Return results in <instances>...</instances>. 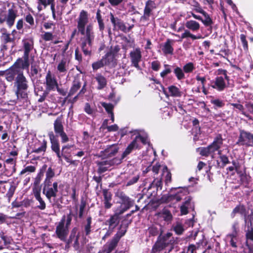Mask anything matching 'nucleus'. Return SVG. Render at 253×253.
<instances>
[{"label": "nucleus", "instance_id": "aec40b11", "mask_svg": "<svg viewBox=\"0 0 253 253\" xmlns=\"http://www.w3.org/2000/svg\"><path fill=\"white\" fill-rule=\"evenodd\" d=\"M33 193L36 199L39 203L37 208L41 210H44L46 208V204L41 196L40 190L35 188L33 189Z\"/></svg>", "mask_w": 253, "mask_h": 253}, {"label": "nucleus", "instance_id": "bb28decb", "mask_svg": "<svg viewBox=\"0 0 253 253\" xmlns=\"http://www.w3.org/2000/svg\"><path fill=\"white\" fill-rule=\"evenodd\" d=\"M169 96L179 97L182 96V92L175 85H170L168 87Z\"/></svg>", "mask_w": 253, "mask_h": 253}, {"label": "nucleus", "instance_id": "69168bd1", "mask_svg": "<svg viewBox=\"0 0 253 253\" xmlns=\"http://www.w3.org/2000/svg\"><path fill=\"white\" fill-rule=\"evenodd\" d=\"M85 207V203L84 201H82L81 205L80 206V211L79 213V216L80 218H82L83 215V212Z\"/></svg>", "mask_w": 253, "mask_h": 253}, {"label": "nucleus", "instance_id": "473e14b6", "mask_svg": "<svg viewBox=\"0 0 253 253\" xmlns=\"http://www.w3.org/2000/svg\"><path fill=\"white\" fill-rule=\"evenodd\" d=\"M119 242L118 238H116L114 237L110 241L108 247L103 250L104 252H106L107 253H110L116 247Z\"/></svg>", "mask_w": 253, "mask_h": 253}, {"label": "nucleus", "instance_id": "09e8293b", "mask_svg": "<svg viewBox=\"0 0 253 253\" xmlns=\"http://www.w3.org/2000/svg\"><path fill=\"white\" fill-rule=\"evenodd\" d=\"M174 230L177 234L180 235L184 231V228L182 225L180 223H177L176 225L173 227Z\"/></svg>", "mask_w": 253, "mask_h": 253}, {"label": "nucleus", "instance_id": "37998d69", "mask_svg": "<svg viewBox=\"0 0 253 253\" xmlns=\"http://www.w3.org/2000/svg\"><path fill=\"white\" fill-rule=\"evenodd\" d=\"M194 69L195 67L194 64L192 62H189L186 64L183 67V71L185 73H191Z\"/></svg>", "mask_w": 253, "mask_h": 253}, {"label": "nucleus", "instance_id": "9d476101", "mask_svg": "<svg viewBox=\"0 0 253 253\" xmlns=\"http://www.w3.org/2000/svg\"><path fill=\"white\" fill-rule=\"evenodd\" d=\"M65 217L59 223L56 227V233L58 237L62 241H65L68 233V228L65 226Z\"/></svg>", "mask_w": 253, "mask_h": 253}, {"label": "nucleus", "instance_id": "cd10ccee", "mask_svg": "<svg viewBox=\"0 0 253 253\" xmlns=\"http://www.w3.org/2000/svg\"><path fill=\"white\" fill-rule=\"evenodd\" d=\"M185 26L192 31H197L200 27L199 23L195 20L187 21L185 23Z\"/></svg>", "mask_w": 253, "mask_h": 253}, {"label": "nucleus", "instance_id": "4d7b16f0", "mask_svg": "<svg viewBox=\"0 0 253 253\" xmlns=\"http://www.w3.org/2000/svg\"><path fill=\"white\" fill-rule=\"evenodd\" d=\"M218 154L220 155V159L224 165H225L226 164H227L229 163L228 157L225 155H221V150L218 151Z\"/></svg>", "mask_w": 253, "mask_h": 253}, {"label": "nucleus", "instance_id": "864d4df0", "mask_svg": "<svg viewBox=\"0 0 253 253\" xmlns=\"http://www.w3.org/2000/svg\"><path fill=\"white\" fill-rule=\"evenodd\" d=\"M240 40L242 43L244 50L247 51L248 49V42L246 40V36L244 34L240 35Z\"/></svg>", "mask_w": 253, "mask_h": 253}, {"label": "nucleus", "instance_id": "3c124183", "mask_svg": "<svg viewBox=\"0 0 253 253\" xmlns=\"http://www.w3.org/2000/svg\"><path fill=\"white\" fill-rule=\"evenodd\" d=\"M164 67L165 70H164L160 74V76L162 78H164L166 75L169 74L171 72V70L169 65L165 64Z\"/></svg>", "mask_w": 253, "mask_h": 253}, {"label": "nucleus", "instance_id": "a18cd8bd", "mask_svg": "<svg viewBox=\"0 0 253 253\" xmlns=\"http://www.w3.org/2000/svg\"><path fill=\"white\" fill-rule=\"evenodd\" d=\"M102 106L105 108L106 111L109 114L113 113L114 106L111 103H106L105 102L101 103Z\"/></svg>", "mask_w": 253, "mask_h": 253}, {"label": "nucleus", "instance_id": "a211bd4d", "mask_svg": "<svg viewBox=\"0 0 253 253\" xmlns=\"http://www.w3.org/2000/svg\"><path fill=\"white\" fill-rule=\"evenodd\" d=\"M211 86L218 91L223 90L226 86L223 78L221 77H216L215 80L211 82Z\"/></svg>", "mask_w": 253, "mask_h": 253}, {"label": "nucleus", "instance_id": "a19ab883", "mask_svg": "<svg viewBox=\"0 0 253 253\" xmlns=\"http://www.w3.org/2000/svg\"><path fill=\"white\" fill-rule=\"evenodd\" d=\"M172 233L170 232L167 233L166 235L160 237V238L166 243L167 245L172 244L173 242V240L171 239Z\"/></svg>", "mask_w": 253, "mask_h": 253}, {"label": "nucleus", "instance_id": "a878e982", "mask_svg": "<svg viewBox=\"0 0 253 253\" xmlns=\"http://www.w3.org/2000/svg\"><path fill=\"white\" fill-rule=\"evenodd\" d=\"M118 150L119 148L117 145L114 144L108 146L104 150V155L109 157H112L118 152Z\"/></svg>", "mask_w": 253, "mask_h": 253}, {"label": "nucleus", "instance_id": "c85d7f7f", "mask_svg": "<svg viewBox=\"0 0 253 253\" xmlns=\"http://www.w3.org/2000/svg\"><path fill=\"white\" fill-rule=\"evenodd\" d=\"M54 129L57 135L64 132L63 126L62 124L61 119L58 118L54 123Z\"/></svg>", "mask_w": 253, "mask_h": 253}, {"label": "nucleus", "instance_id": "79ce46f5", "mask_svg": "<svg viewBox=\"0 0 253 253\" xmlns=\"http://www.w3.org/2000/svg\"><path fill=\"white\" fill-rule=\"evenodd\" d=\"M110 20L114 27L118 26L121 28L124 26L123 23L119 19L115 18L112 13L110 14Z\"/></svg>", "mask_w": 253, "mask_h": 253}, {"label": "nucleus", "instance_id": "39448f33", "mask_svg": "<svg viewBox=\"0 0 253 253\" xmlns=\"http://www.w3.org/2000/svg\"><path fill=\"white\" fill-rule=\"evenodd\" d=\"M140 142L143 144H147L148 142L147 137L142 136L141 135L136 136L135 139L131 142L130 144H129L126 150L123 153L122 158H123L126 157L131 152L132 150L139 148V143Z\"/></svg>", "mask_w": 253, "mask_h": 253}, {"label": "nucleus", "instance_id": "49530a36", "mask_svg": "<svg viewBox=\"0 0 253 253\" xmlns=\"http://www.w3.org/2000/svg\"><path fill=\"white\" fill-rule=\"evenodd\" d=\"M91 223V217L89 216L87 218L86 224L84 227V230L86 235H88L90 232Z\"/></svg>", "mask_w": 253, "mask_h": 253}, {"label": "nucleus", "instance_id": "7ed1b4c3", "mask_svg": "<svg viewBox=\"0 0 253 253\" xmlns=\"http://www.w3.org/2000/svg\"><path fill=\"white\" fill-rule=\"evenodd\" d=\"M17 17V11L13 9L10 8L7 12L0 10V24L6 22L9 27L14 25L15 20Z\"/></svg>", "mask_w": 253, "mask_h": 253}, {"label": "nucleus", "instance_id": "bf43d9fd", "mask_svg": "<svg viewBox=\"0 0 253 253\" xmlns=\"http://www.w3.org/2000/svg\"><path fill=\"white\" fill-rule=\"evenodd\" d=\"M54 176V172L51 168H49L46 172V179L49 180Z\"/></svg>", "mask_w": 253, "mask_h": 253}, {"label": "nucleus", "instance_id": "423d86ee", "mask_svg": "<svg viewBox=\"0 0 253 253\" xmlns=\"http://www.w3.org/2000/svg\"><path fill=\"white\" fill-rule=\"evenodd\" d=\"M28 80L24 76L23 72L16 77L14 85L16 87V94L19 98L20 92L26 90L28 88Z\"/></svg>", "mask_w": 253, "mask_h": 253}, {"label": "nucleus", "instance_id": "6ab92c4d", "mask_svg": "<svg viewBox=\"0 0 253 253\" xmlns=\"http://www.w3.org/2000/svg\"><path fill=\"white\" fill-rule=\"evenodd\" d=\"M69 61L66 58H63L58 64L57 69L59 73L64 75L69 69Z\"/></svg>", "mask_w": 253, "mask_h": 253}, {"label": "nucleus", "instance_id": "f8f14e48", "mask_svg": "<svg viewBox=\"0 0 253 253\" xmlns=\"http://www.w3.org/2000/svg\"><path fill=\"white\" fill-rule=\"evenodd\" d=\"M130 58L132 64L136 68L139 69V62L142 57L141 52L139 48H136L131 51L130 53Z\"/></svg>", "mask_w": 253, "mask_h": 253}, {"label": "nucleus", "instance_id": "0eeeda50", "mask_svg": "<svg viewBox=\"0 0 253 253\" xmlns=\"http://www.w3.org/2000/svg\"><path fill=\"white\" fill-rule=\"evenodd\" d=\"M118 196L121 201L120 202L121 205L116 209L121 212L124 213L133 206V202L130 200L123 192L119 193Z\"/></svg>", "mask_w": 253, "mask_h": 253}, {"label": "nucleus", "instance_id": "5701e85b", "mask_svg": "<svg viewBox=\"0 0 253 253\" xmlns=\"http://www.w3.org/2000/svg\"><path fill=\"white\" fill-rule=\"evenodd\" d=\"M98 166V171L100 173H102L108 170V169L113 166V162L110 160H105L101 162H97Z\"/></svg>", "mask_w": 253, "mask_h": 253}, {"label": "nucleus", "instance_id": "f3484780", "mask_svg": "<svg viewBox=\"0 0 253 253\" xmlns=\"http://www.w3.org/2000/svg\"><path fill=\"white\" fill-rule=\"evenodd\" d=\"M122 212L119 210L116 209L115 210V214L111 216L109 220H107L110 228L114 229L119 222V215L123 214Z\"/></svg>", "mask_w": 253, "mask_h": 253}, {"label": "nucleus", "instance_id": "052dcab7", "mask_svg": "<svg viewBox=\"0 0 253 253\" xmlns=\"http://www.w3.org/2000/svg\"><path fill=\"white\" fill-rule=\"evenodd\" d=\"M200 154L203 156H208L211 155L208 146L207 147L202 148L200 149Z\"/></svg>", "mask_w": 253, "mask_h": 253}, {"label": "nucleus", "instance_id": "f257e3e1", "mask_svg": "<svg viewBox=\"0 0 253 253\" xmlns=\"http://www.w3.org/2000/svg\"><path fill=\"white\" fill-rule=\"evenodd\" d=\"M89 15L88 12L84 10H81L77 19V28L80 34L84 36L81 39V47L84 54L90 55L92 42L94 39V33L93 25L88 23Z\"/></svg>", "mask_w": 253, "mask_h": 253}, {"label": "nucleus", "instance_id": "2eb2a0df", "mask_svg": "<svg viewBox=\"0 0 253 253\" xmlns=\"http://www.w3.org/2000/svg\"><path fill=\"white\" fill-rule=\"evenodd\" d=\"M223 144V139L221 134L217 135L213 142L208 146L211 154H212L216 151H219V149L221 147Z\"/></svg>", "mask_w": 253, "mask_h": 253}, {"label": "nucleus", "instance_id": "ddd939ff", "mask_svg": "<svg viewBox=\"0 0 253 253\" xmlns=\"http://www.w3.org/2000/svg\"><path fill=\"white\" fill-rule=\"evenodd\" d=\"M79 236L80 233L78 232L77 228H74L72 229L69 239L68 240V245L74 242L73 247L77 251L80 250Z\"/></svg>", "mask_w": 253, "mask_h": 253}, {"label": "nucleus", "instance_id": "13d9d810", "mask_svg": "<svg viewBox=\"0 0 253 253\" xmlns=\"http://www.w3.org/2000/svg\"><path fill=\"white\" fill-rule=\"evenodd\" d=\"M42 39L45 41H51L53 39V36L51 33L45 32L42 36Z\"/></svg>", "mask_w": 253, "mask_h": 253}, {"label": "nucleus", "instance_id": "412c9836", "mask_svg": "<svg viewBox=\"0 0 253 253\" xmlns=\"http://www.w3.org/2000/svg\"><path fill=\"white\" fill-rule=\"evenodd\" d=\"M252 134L249 132L241 131L240 132V137L239 138L237 143L241 145L248 146L250 139H251Z\"/></svg>", "mask_w": 253, "mask_h": 253}, {"label": "nucleus", "instance_id": "1a4fd4ad", "mask_svg": "<svg viewBox=\"0 0 253 253\" xmlns=\"http://www.w3.org/2000/svg\"><path fill=\"white\" fill-rule=\"evenodd\" d=\"M45 84V91L48 92L52 90H55L58 85L56 79L52 75L50 71H48L46 75Z\"/></svg>", "mask_w": 253, "mask_h": 253}, {"label": "nucleus", "instance_id": "393cba45", "mask_svg": "<svg viewBox=\"0 0 253 253\" xmlns=\"http://www.w3.org/2000/svg\"><path fill=\"white\" fill-rule=\"evenodd\" d=\"M24 42V53L23 56L29 57L30 52L33 48V42L31 40H25Z\"/></svg>", "mask_w": 253, "mask_h": 253}, {"label": "nucleus", "instance_id": "6e6552de", "mask_svg": "<svg viewBox=\"0 0 253 253\" xmlns=\"http://www.w3.org/2000/svg\"><path fill=\"white\" fill-rule=\"evenodd\" d=\"M23 71L18 67L16 63H15L12 66L7 70L5 72V78L9 82H12L15 80L16 77L20 75Z\"/></svg>", "mask_w": 253, "mask_h": 253}, {"label": "nucleus", "instance_id": "338daca9", "mask_svg": "<svg viewBox=\"0 0 253 253\" xmlns=\"http://www.w3.org/2000/svg\"><path fill=\"white\" fill-rule=\"evenodd\" d=\"M103 193L104 201H111V199H112L111 194L107 190H106V189L103 190Z\"/></svg>", "mask_w": 253, "mask_h": 253}, {"label": "nucleus", "instance_id": "4468645a", "mask_svg": "<svg viewBox=\"0 0 253 253\" xmlns=\"http://www.w3.org/2000/svg\"><path fill=\"white\" fill-rule=\"evenodd\" d=\"M185 196L183 191L180 190L176 194L174 195L167 194L163 195L162 200L163 201L166 202H176L180 201L183 197Z\"/></svg>", "mask_w": 253, "mask_h": 253}, {"label": "nucleus", "instance_id": "e433bc0d", "mask_svg": "<svg viewBox=\"0 0 253 253\" xmlns=\"http://www.w3.org/2000/svg\"><path fill=\"white\" fill-rule=\"evenodd\" d=\"M47 145V142L44 139L41 142H40V146L38 148H36L33 149V152L36 153H40L42 152H44L46 151Z\"/></svg>", "mask_w": 253, "mask_h": 253}, {"label": "nucleus", "instance_id": "680f3d73", "mask_svg": "<svg viewBox=\"0 0 253 253\" xmlns=\"http://www.w3.org/2000/svg\"><path fill=\"white\" fill-rule=\"evenodd\" d=\"M1 239L3 240L4 246H7L10 244L12 240L11 237L5 236L4 234Z\"/></svg>", "mask_w": 253, "mask_h": 253}, {"label": "nucleus", "instance_id": "de8ad7c7", "mask_svg": "<svg viewBox=\"0 0 253 253\" xmlns=\"http://www.w3.org/2000/svg\"><path fill=\"white\" fill-rule=\"evenodd\" d=\"M2 38L4 43V44L3 45V48H4L5 49H7V46L6 44L9 42H12V40L10 37V36L8 34H4L2 36Z\"/></svg>", "mask_w": 253, "mask_h": 253}, {"label": "nucleus", "instance_id": "f03ea898", "mask_svg": "<svg viewBox=\"0 0 253 253\" xmlns=\"http://www.w3.org/2000/svg\"><path fill=\"white\" fill-rule=\"evenodd\" d=\"M48 136L51 143V150L56 154L58 158V162L62 163V158L70 154L69 150L72 146L69 145L63 146L62 148L61 152H60L59 143L56 136L54 134L53 132H49Z\"/></svg>", "mask_w": 253, "mask_h": 253}, {"label": "nucleus", "instance_id": "5fc2aeb1", "mask_svg": "<svg viewBox=\"0 0 253 253\" xmlns=\"http://www.w3.org/2000/svg\"><path fill=\"white\" fill-rule=\"evenodd\" d=\"M246 237L247 240H250L253 241V228H251L246 231ZM247 245H248V241H247Z\"/></svg>", "mask_w": 253, "mask_h": 253}, {"label": "nucleus", "instance_id": "20e7f679", "mask_svg": "<svg viewBox=\"0 0 253 253\" xmlns=\"http://www.w3.org/2000/svg\"><path fill=\"white\" fill-rule=\"evenodd\" d=\"M58 184L57 182H54L52 184L50 180H45L43 193L49 201H50L52 197H56L58 192Z\"/></svg>", "mask_w": 253, "mask_h": 253}, {"label": "nucleus", "instance_id": "dca6fc26", "mask_svg": "<svg viewBox=\"0 0 253 253\" xmlns=\"http://www.w3.org/2000/svg\"><path fill=\"white\" fill-rule=\"evenodd\" d=\"M156 8V5L154 1L151 0H147L145 3L144 14L142 18L146 20L148 19L151 15V12Z\"/></svg>", "mask_w": 253, "mask_h": 253}, {"label": "nucleus", "instance_id": "603ef678", "mask_svg": "<svg viewBox=\"0 0 253 253\" xmlns=\"http://www.w3.org/2000/svg\"><path fill=\"white\" fill-rule=\"evenodd\" d=\"M36 168L34 166H29L26 167L20 172V174H24L27 172H33L35 171Z\"/></svg>", "mask_w": 253, "mask_h": 253}, {"label": "nucleus", "instance_id": "4be33fe9", "mask_svg": "<svg viewBox=\"0 0 253 253\" xmlns=\"http://www.w3.org/2000/svg\"><path fill=\"white\" fill-rule=\"evenodd\" d=\"M174 41L167 39V41L163 44L162 50L165 54H172L173 52L172 44Z\"/></svg>", "mask_w": 253, "mask_h": 253}, {"label": "nucleus", "instance_id": "6e6d98bb", "mask_svg": "<svg viewBox=\"0 0 253 253\" xmlns=\"http://www.w3.org/2000/svg\"><path fill=\"white\" fill-rule=\"evenodd\" d=\"M15 191V187L13 185H11L6 193V196L8 197L9 200H10V199L13 196Z\"/></svg>", "mask_w": 253, "mask_h": 253}, {"label": "nucleus", "instance_id": "4c0bfd02", "mask_svg": "<svg viewBox=\"0 0 253 253\" xmlns=\"http://www.w3.org/2000/svg\"><path fill=\"white\" fill-rule=\"evenodd\" d=\"M200 13L203 14L205 17V19L201 20L203 23L206 26H210L212 24V21L209 15L204 10H202L199 11Z\"/></svg>", "mask_w": 253, "mask_h": 253}, {"label": "nucleus", "instance_id": "e2e57ef3", "mask_svg": "<svg viewBox=\"0 0 253 253\" xmlns=\"http://www.w3.org/2000/svg\"><path fill=\"white\" fill-rule=\"evenodd\" d=\"M160 63L157 61H153L151 63L152 69L155 71H158L160 69Z\"/></svg>", "mask_w": 253, "mask_h": 253}, {"label": "nucleus", "instance_id": "7c9ffc66", "mask_svg": "<svg viewBox=\"0 0 253 253\" xmlns=\"http://www.w3.org/2000/svg\"><path fill=\"white\" fill-rule=\"evenodd\" d=\"M191 198L188 197L185 199V202L180 207V212L181 214L184 215L188 213V209L190 206Z\"/></svg>", "mask_w": 253, "mask_h": 253}, {"label": "nucleus", "instance_id": "b1692460", "mask_svg": "<svg viewBox=\"0 0 253 253\" xmlns=\"http://www.w3.org/2000/svg\"><path fill=\"white\" fill-rule=\"evenodd\" d=\"M168 246L164 242L161 238L160 236L159 237L158 241L156 242L155 244L154 245L152 252V253H155L157 252L163 250L166 247Z\"/></svg>", "mask_w": 253, "mask_h": 253}, {"label": "nucleus", "instance_id": "774afa93", "mask_svg": "<svg viewBox=\"0 0 253 253\" xmlns=\"http://www.w3.org/2000/svg\"><path fill=\"white\" fill-rule=\"evenodd\" d=\"M84 110L89 115H92L93 113V110L91 108L90 105L88 103L85 104Z\"/></svg>", "mask_w": 253, "mask_h": 253}, {"label": "nucleus", "instance_id": "f704fd0d", "mask_svg": "<svg viewBox=\"0 0 253 253\" xmlns=\"http://www.w3.org/2000/svg\"><path fill=\"white\" fill-rule=\"evenodd\" d=\"M246 212V209L243 205H239L235 207L233 210L231 216L232 218L234 217L236 213L244 214Z\"/></svg>", "mask_w": 253, "mask_h": 253}, {"label": "nucleus", "instance_id": "58836bf2", "mask_svg": "<svg viewBox=\"0 0 253 253\" xmlns=\"http://www.w3.org/2000/svg\"><path fill=\"white\" fill-rule=\"evenodd\" d=\"M232 233L228 234L227 237H237L239 231V223L237 221L234 222L232 226Z\"/></svg>", "mask_w": 253, "mask_h": 253}, {"label": "nucleus", "instance_id": "0e129e2a", "mask_svg": "<svg viewBox=\"0 0 253 253\" xmlns=\"http://www.w3.org/2000/svg\"><path fill=\"white\" fill-rule=\"evenodd\" d=\"M139 178V175H136V176L133 177L131 179H129L127 181L126 185L128 186H130V185H131L135 183L136 182H137Z\"/></svg>", "mask_w": 253, "mask_h": 253}, {"label": "nucleus", "instance_id": "c03bdc74", "mask_svg": "<svg viewBox=\"0 0 253 253\" xmlns=\"http://www.w3.org/2000/svg\"><path fill=\"white\" fill-rule=\"evenodd\" d=\"M191 38L193 40L199 39L200 38V37H197L194 35L192 34L189 31L186 30L181 35V39H184L186 38Z\"/></svg>", "mask_w": 253, "mask_h": 253}, {"label": "nucleus", "instance_id": "c9c22d12", "mask_svg": "<svg viewBox=\"0 0 253 253\" xmlns=\"http://www.w3.org/2000/svg\"><path fill=\"white\" fill-rule=\"evenodd\" d=\"M81 84L78 80H75L73 82V85L69 92V96L73 95L80 87Z\"/></svg>", "mask_w": 253, "mask_h": 253}, {"label": "nucleus", "instance_id": "9b49d317", "mask_svg": "<svg viewBox=\"0 0 253 253\" xmlns=\"http://www.w3.org/2000/svg\"><path fill=\"white\" fill-rule=\"evenodd\" d=\"M112 60L113 57L112 55L109 53H107L101 60L92 63V68L94 70H97L105 65H109Z\"/></svg>", "mask_w": 253, "mask_h": 253}, {"label": "nucleus", "instance_id": "8fccbe9b", "mask_svg": "<svg viewBox=\"0 0 253 253\" xmlns=\"http://www.w3.org/2000/svg\"><path fill=\"white\" fill-rule=\"evenodd\" d=\"M211 102L215 106L219 108L222 107L224 105L223 101L218 99H211Z\"/></svg>", "mask_w": 253, "mask_h": 253}, {"label": "nucleus", "instance_id": "72a5a7b5", "mask_svg": "<svg viewBox=\"0 0 253 253\" xmlns=\"http://www.w3.org/2000/svg\"><path fill=\"white\" fill-rule=\"evenodd\" d=\"M95 78L98 84V89H102L105 86V85H106V79L103 76H102L100 74H97L96 75Z\"/></svg>", "mask_w": 253, "mask_h": 253}, {"label": "nucleus", "instance_id": "ea45409f", "mask_svg": "<svg viewBox=\"0 0 253 253\" xmlns=\"http://www.w3.org/2000/svg\"><path fill=\"white\" fill-rule=\"evenodd\" d=\"M174 73L175 74L177 79L178 80H181L185 78L184 72L181 68L180 67H176L174 71Z\"/></svg>", "mask_w": 253, "mask_h": 253}, {"label": "nucleus", "instance_id": "c756f323", "mask_svg": "<svg viewBox=\"0 0 253 253\" xmlns=\"http://www.w3.org/2000/svg\"><path fill=\"white\" fill-rule=\"evenodd\" d=\"M15 63L20 68L21 71L23 69H27L28 71L29 67V57L23 56V60L19 59L18 63L16 62Z\"/></svg>", "mask_w": 253, "mask_h": 253}, {"label": "nucleus", "instance_id": "2f4dec72", "mask_svg": "<svg viewBox=\"0 0 253 253\" xmlns=\"http://www.w3.org/2000/svg\"><path fill=\"white\" fill-rule=\"evenodd\" d=\"M160 216L166 221L169 222L171 220L172 216L170 212L167 209H163L159 213Z\"/></svg>", "mask_w": 253, "mask_h": 253}]
</instances>
